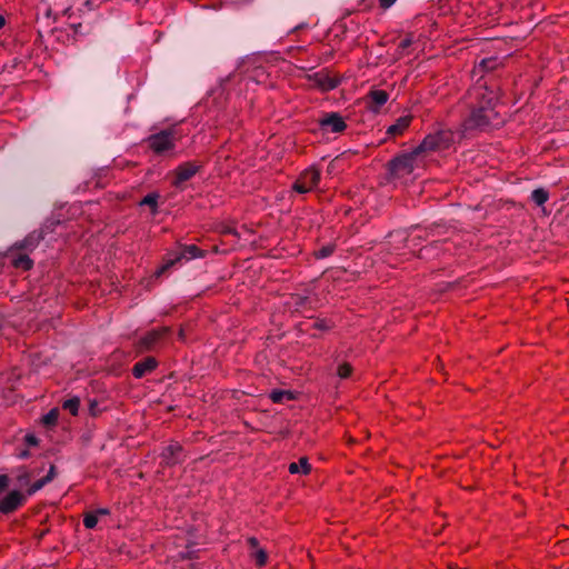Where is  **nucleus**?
Returning <instances> with one entry per match:
<instances>
[{
	"label": "nucleus",
	"mask_w": 569,
	"mask_h": 569,
	"mask_svg": "<svg viewBox=\"0 0 569 569\" xmlns=\"http://www.w3.org/2000/svg\"><path fill=\"white\" fill-rule=\"evenodd\" d=\"M54 467L51 466L46 477L37 480L30 486V488L28 489V495L31 496L39 491L40 489H42L47 483H49L54 478Z\"/></svg>",
	"instance_id": "nucleus-15"
},
{
	"label": "nucleus",
	"mask_w": 569,
	"mask_h": 569,
	"mask_svg": "<svg viewBox=\"0 0 569 569\" xmlns=\"http://www.w3.org/2000/svg\"><path fill=\"white\" fill-rule=\"evenodd\" d=\"M19 456H20V458H27L28 457V452L27 451H22Z\"/></svg>",
	"instance_id": "nucleus-35"
},
{
	"label": "nucleus",
	"mask_w": 569,
	"mask_h": 569,
	"mask_svg": "<svg viewBox=\"0 0 569 569\" xmlns=\"http://www.w3.org/2000/svg\"><path fill=\"white\" fill-rule=\"evenodd\" d=\"M382 9H389L397 0H378Z\"/></svg>",
	"instance_id": "nucleus-29"
},
{
	"label": "nucleus",
	"mask_w": 569,
	"mask_h": 569,
	"mask_svg": "<svg viewBox=\"0 0 569 569\" xmlns=\"http://www.w3.org/2000/svg\"><path fill=\"white\" fill-rule=\"evenodd\" d=\"M9 478L6 475H0V490L8 486Z\"/></svg>",
	"instance_id": "nucleus-30"
},
{
	"label": "nucleus",
	"mask_w": 569,
	"mask_h": 569,
	"mask_svg": "<svg viewBox=\"0 0 569 569\" xmlns=\"http://www.w3.org/2000/svg\"><path fill=\"white\" fill-rule=\"evenodd\" d=\"M248 543L250 545L251 548L256 549L258 547V540L253 537L249 538L248 539Z\"/></svg>",
	"instance_id": "nucleus-31"
},
{
	"label": "nucleus",
	"mask_w": 569,
	"mask_h": 569,
	"mask_svg": "<svg viewBox=\"0 0 569 569\" xmlns=\"http://www.w3.org/2000/svg\"><path fill=\"white\" fill-rule=\"evenodd\" d=\"M288 470L291 475L301 473L308 475L311 471V465L309 463L308 458L301 457L298 462H291L288 467Z\"/></svg>",
	"instance_id": "nucleus-13"
},
{
	"label": "nucleus",
	"mask_w": 569,
	"mask_h": 569,
	"mask_svg": "<svg viewBox=\"0 0 569 569\" xmlns=\"http://www.w3.org/2000/svg\"><path fill=\"white\" fill-rule=\"evenodd\" d=\"M284 398L292 399V396H291V393L289 391H283V390H273L270 393V399L274 403L281 402Z\"/></svg>",
	"instance_id": "nucleus-23"
},
{
	"label": "nucleus",
	"mask_w": 569,
	"mask_h": 569,
	"mask_svg": "<svg viewBox=\"0 0 569 569\" xmlns=\"http://www.w3.org/2000/svg\"><path fill=\"white\" fill-rule=\"evenodd\" d=\"M252 558L254 559L256 563L259 566V567H262L267 563V560H268V556H267V552L263 550V549H257L253 553H252Z\"/></svg>",
	"instance_id": "nucleus-25"
},
{
	"label": "nucleus",
	"mask_w": 569,
	"mask_h": 569,
	"mask_svg": "<svg viewBox=\"0 0 569 569\" xmlns=\"http://www.w3.org/2000/svg\"><path fill=\"white\" fill-rule=\"evenodd\" d=\"M54 467L51 466L46 477L37 480L30 486V488L28 489V495L31 496L39 491L40 489H42L47 483H49L54 478Z\"/></svg>",
	"instance_id": "nucleus-14"
},
{
	"label": "nucleus",
	"mask_w": 569,
	"mask_h": 569,
	"mask_svg": "<svg viewBox=\"0 0 569 569\" xmlns=\"http://www.w3.org/2000/svg\"><path fill=\"white\" fill-rule=\"evenodd\" d=\"M319 124L325 131L332 133H340L347 128L345 119L337 112L326 114L320 119Z\"/></svg>",
	"instance_id": "nucleus-6"
},
{
	"label": "nucleus",
	"mask_w": 569,
	"mask_h": 569,
	"mask_svg": "<svg viewBox=\"0 0 569 569\" xmlns=\"http://www.w3.org/2000/svg\"><path fill=\"white\" fill-rule=\"evenodd\" d=\"M340 81L337 78L329 77V76H318V84L322 91H330L333 90L339 86Z\"/></svg>",
	"instance_id": "nucleus-17"
},
{
	"label": "nucleus",
	"mask_w": 569,
	"mask_h": 569,
	"mask_svg": "<svg viewBox=\"0 0 569 569\" xmlns=\"http://www.w3.org/2000/svg\"><path fill=\"white\" fill-rule=\"evenodd\" d=\"M531 199L536 204L542 206L548 201L549 194L545 189L539 188L532 191Z\"/></svg>",
	"instance_id": "nucleus-21"
},
{
	"label": "nucleus",
	"mask_w": 569,
	"mask_h": 569,
	"mask_svg": "<svg viewBox=\"0 0 569 569\" xmlns=\"http://www.w3.org/2000/svg\"><path fill=\"white\" fill-rule=\"evenodd\" d=\"M450 133L439 131L428 134L420 146L412 152L401 154L391 161V170L396 174L411 173L418 164V159L422 152L433 151L448 147L450 141Z\"/></svg>",
	"instance_id": "nucleus-2"
},
{
	"label": "nucleus",
	"mask_w": 569,
	"mask_h": 569,
	"mask_svg": "<svg viewBox=\"0 0 569 569\" xmlns=\"http://www.w3.org/2000/svg\"><path fill=\"white\" fill-rule=\"evenodd\" d=\"M180 338L181 339H184V333H183V330H180V333H179Z\"/></svg>",
	"instance_id": "nucleus-36"
},
{
	"label": "nucleus",
	"mask_w": 569,
	"mask_h": 569,
	"mask_svg": "<svg viewBox=\"0 0 569 569\" xmlns=\"http://www.w3.org/2000/svg\"><path fill=\"white\" fill-rule=\"evenodd\" d=\"M80 407V399L78 397H73L67 399L62 403V408L68 410L72 416H77Z\"/></svg>",
	"instance_id": "nucleus-20"
},
{
	"label": "nucleus",
	"mask_w": 569,
	"mask_h": 569,
	"mask_svg": "<svg viewBox=\"0 0 569 569\" xmlns=\"http://www.w3.org/2000/svg\"><path fill=\"white\" fill-rule=\"evenodd\" d=\"M160 194L158 192H150L139 202L140 206H148L150 208L151 214L156 216L158 213V200Z\"/></svg>",
	"instance_id": "nucleus-16"
},
{
	"label": "nucleus",
	"mask_w": 569,
	"mask_h": 569,
	"mask_svg": "<svg viewBox=\"0 0 569 569\" xmlns=\"http://www.w3.org/2000/svg\"><path fill=\"white\" fill-rule=\"evenodd\" d=\"M412 120L411 116H402L397 121L389 126L387 129V134L390 137L401 136L410 126Z\"/></svg>",
	"instance_id": "nucleus-10"
},
{
	"label": "nucleus",
	"mask_w": 569,
	"mask_h": 569,
	"mask_svg": "<svg viewBox=\"0 0 569 569\" xmlns=\"http://www.w3.org/2000/svg\"><path fill=\"white\" fill-rule=\"evenodd\" d=\"M98 519H99L98 512H90L84 516L83 525L88 529H93L98 523Z\"/></svg>",
	"instance_id": "nucleus-24"
},
{
	"label": "nucleus",
	"mask_w": 569,
	"mask_h": 569,
	"mask_svg": "<svg viewBox=\"0 0 569 569\" xmlns=\"http://www.w3.org/2000/svg\"><path fill=\"white\" fill-rule=\"evenodd\" d=\"M4 26V18L0 14V29Z\"/></svg>",
	"instance_id": "nucleus-34"
},
{
	"label": "nucleus",
	"mask_w": 569,
	"mask_h": 569,
	"mask_svg": "<svg viewBox=\"0 0 569 569\" xmlns=\"http://www.w3.org/2000/svg\"><path fill=\"white\" fill-rule=\"evenodd\" d=\"M168 332L167 328H161L159 330H153L149 332L142 340V343L146 348H150L160 337Z\"/></svg>",
	"instance_id": "nucleus-18"
},
{
	"label": "nucleus",
	"mask_w": 569,
	"mask_h": 569,
	"mask_svg": "<svg viewBox=\"0 0 569 569\" xmlns=\"http://www.w3.org/2000/svg\"><path fill=\"white\" fill-rule=\"evenodd\" d=\"M331 253H332V248L327 247V248H322V249L317 253V257H318V258H326V257L330 256Z\"/></svg>",
	"instance_id": "nucleus-28"
},
{
	"label": "nucleus",
	"mask_w": 569,
	"mask_h": 569,
	"mask_svg": "<svg viewBox=\"0 0 569 569\" xmlns=\"http://www.w3.org/2000/svg\"><path fill=\"white\" fill-rule=\"evenodd\" d=\"M24 499L20 491L13 490L0 500V511L2 513H10L18 509L24 502Z\"/></svg>",
	"instance_id": "nucleus-8"
},
{
	"label": "nucleus",
	"mask_w": 569,
	"mask_h": 569,
	"mask_svg": "<svg viewBox=\"0 0 569 569\" xmlns=\"http://www.w3.org/2000/svg\"><path fill=\"white\" fill-rule=\"evenodd\" d=\"M59 418V411L57 408L51 409L48 413L42 417V423L46 426L56 425Z\"/></svg>",
	"instance_id": "nucleus-22"
},
{
	"label": "nucleus",
	"mask_w": 569,
	"mask_h": 569,
	"mask_svg": "<svg viewBox=\"0 0 569 569\" xmlns=\"http://www.w3.org/2000/svg\"><path fill=\"white\" fill-rule=\"evenodd\" d=\"M162 458L167 463H177L182 458V447L178 442L169 443L162 451Z\"/></svg>",
	"instance_id": "nucleus-9"
},
{
	"label": "nucleus",
	"mask_w": 569,
	"mask_h": 569,
	"mask_svg": "<svg viewBox=\"0 0 569 569\" xmlns=\"http://www.w3.org/2000/svg\"><path fill=\"white\" fill-rule=\"evenodd\" d=\"M157 367V361L153 358H146L142 361L137 362L132 368V375L136 378H142L147 373L151 372Z\"/></svg>",
	"instance_id": "nucleus-11"
},
{
	"label": "nucleus",
	"mask_w": 569,
	"mask_h": 569,
	"mask_svg": "<svg viewBox=\"0 0 569 569\" xmlns=\"http://www.w3.org/2000/svg\"><path fill=\"white\" fill-rule=\"evenodd\" d=\"M204 252L194 244L184 246L180 252L168 254L164 263L157 270V276H160L174 263L180 262L182 260H192L196 258H202Z\"/></svg>",
	"instance_id": "nucleus-3"
},
{
	"label": "nucleus",
	"mask_w": 569,
	"mask_h": 569,
	"mask_svg": "<svg viewBox=\"0 0 569 569\" xmlns=\"http://www.w3.org/2000/svg\"><path fill=\"white\" fill-rule=\"evenodd\" d=\"M411 44V39L407 38L401 41V47L407 48Z\"/></svg>",
	"instance_id": "nucleus-32"
},
{
	"label": "nucleus",
	"mask_w": 569,
	"mask_h": 569,
	"mask_svg": "<svg viewBox=\"0 0 569 569\" xmlns=\"http://www.w3.org/2000/svg\"><path fill=\"white\" fill-rule=\"evenodd\" d=\"M351 372L352 368L349 363H341L337 369L338 376L342 379L350 377Z\"/></svg>",
	"instance_id": "nucleus-26"
},
{
	"label": "nucleus",
	"mask_w": 569,
	"mask_h": 569,
	"mask_svg": "<svg viewBox=\"0 0 569 569\" xmlns=\"http://www.w3.org/2000/svg\"><path fill=\"white\" fill-rule=\"evenodd\" d=\"M197 170L198 167L190 162L179 166L176 170V183H181L189 180L196 174Z\"/></svg>",
	"instance_id": "nucleus-12"
},
{
	"label": "nucleus",
	"mask_w": 569,
	"mask_h": 569,
	"mask_svg": "<svg viewBox=\"0 0 569 569\" xmlns=\"http://www.w3.org/2000/svg\"><path fill=\"white\" fill-rule=\"evenodd\" d=\"M12 264L16 268L29 270L32 267V260L27 254H19L12 259Z\"/></svg>",
	"instance_id": "nucleus-19"
},
{
	"label": "nucleus",
	"mask_w": 569,
	"mask_h": 569,
	"mask_svg": "<svg viewBox=\"0 0 569 569\" xmlns=\"http://www.w3.org/2000/svg\"><path fill=\"white\" fill-rule=\"evenodd\" d=\"M149 147L158 154H162L174 147V137L171 131H161L148 139Z\"/></svg>",
	"instance_id": "nucleus-5"
},
{
	"label": "nucleus",
	"mask_w": 569,
	"mask_h": 569,
	"mask_svg": "<svg viewBox=\"0 0 569 569\" xmlns=\"http://www.w3.org/2000/svg\"><path fill=\"white\" fill-rule=\"evenodd\" d=\"M320 170L310 167L306 169L293 183V190L298 193H307L317 188L320 181Z\"/></svg>",
	"instance_id": "nucleus-4"
},
{
	"label": "nucleus",
	"mask_w": 569,
	"mask_h": 569,
	"mask_svg": "<svg viewBox=\"0 0 569 569\" xmlns=\"http://www.w3.org/2000/svg\"><path fill=\"white\" fill-rule=\"evenodd\" d=\"M24 441L28 446L34 447L38 445V438L33 433H27Z\"/></svg>",
	"instance_id": "nucleus-27"
},
{
	"label": "nucleus",
	"mask_w": 569,
	"mask_h": 569,
	"mask_svg": "<svg viewBox=\"0 0 569 569\" xmlns=\"http://www.w3.org/2000/svg\"><path fill=\"white\" fill-rule=\"evenodd\" d=\"M389 94L381 89H372L366 97V106L372 112H378L387 103Z\"/></svg>",
	"instance_id": "nucleus-7"
},
{
	"label": "nucleus",
	"mask_w": 569,
	"mask_h": 569,
	"mask_svg": "<svg viewBox=\"0 0 569 569\" xmlns=\"http://www.w3.org/2000/svg\"><path fill=\"white\" fill-rule=\"evenodd\" d=\"M469 96L471 99L479 100V102L467 120L468 128H485L487 126H498L502 122L501 119H498V111L496 110L498 96L493 90L479 83L469 91Z\"/></svg>",
	"instance_id": "nucleus-1"
},
{
	"label": "nucleus",
	"mask_w": 569,
	"mask_h": 569,
	"mask_svg": "<svg viewBox=\"0 0 569 569\" xmlns=\"http://www.w3.org/2000/svg\"><path fill=\"white\" fill-rule=\"evenodd\" d=\"M96 512H98V516H99V515H107V513H108V510H107V509H99V510H97Z\"/></svg>",
	"instance_id": "nucleus-33"
}]
</instances>
